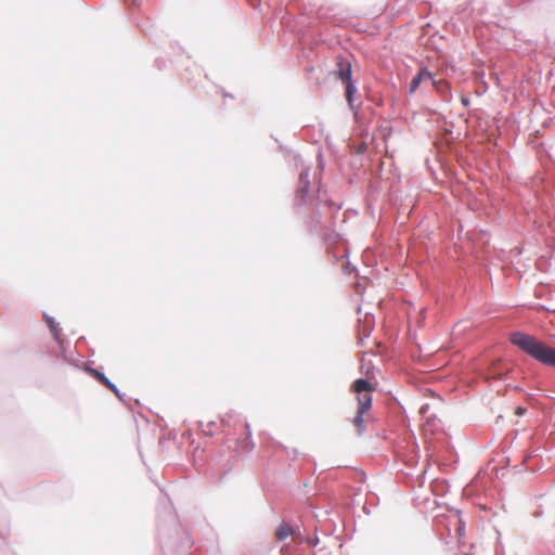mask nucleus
Instances as JSON below:
<instances>
[{"label": "nucleus", "instance_id": "9b49d317", "mask_svg": "<svg viewBox=\"0 0 555 555\" xmlns=\"http://www.w3.org/2000/svg\"><path fill=\"white\" fill-rule=\"evenodd\" d=\"M306 193H307V188H306V186H305V188H302V189L299 191V195H300L301 199H304V196H305V194H306Z\"/></svg>", "mask_w": 555, "mask_h": 555}, {"label": "nucleus", "instance_id": "7ed1b4c3", "mask_svg": "<svg viewBox=\"0 0 555 555\" xmlns=\"http://www.w3.org/2000/svg\"><path fill=\"white\" fill-rule=\"evenodd\" d=\"M338 77L346 82V99L348 101V104L352 105V96L354 92L357 91L356 86L353 85L351 80V66L350 64H347L346 66L340 67L338 70Z\"/></svg>", "mask_w": 555, "mask_h": 555}, {"label": "nucleus", "instance_id": "9d476101", "mask_svg": "<svg viewBox=\"0 0 555 555\" xmlns=\"http://www.w3.org/2000/svg\"><path fill=\"white\" fill-rule=\"evenodd\" d=\"M363 414L360 410L357 412V416L353 420V425L359 434H362L364 431V421H363Z\"/></svg>", "mask_w": 555, "mask_h": 555}, {"label": "nucleus", "instance_id": "ddd939ff", "mask_svg": "<svg viewBox=\"0 0 555 555\" xmlns=\"http://www.w3.org/2000/svg\"><path fill=\"white\" fill-rule=\"evenodd\" d=\"M524 413V410L521 408L517 409V414L521 415Z\"/></svg>", "mask_w": 555, "mask_h": 555}, {"label": "nucleus", "instance_id": "20e7f679", "mask_svg": "<svg viewBox=\"0 0 555 555\" xmlns=\"http://www.w3.org/2000/svg\"><path fill=\"white\" fill-rule=\"evenodd\" d=\"M254 442L251 441V436H250V433L247 431L244 437L242 438H238L236 441H235V453L236 454H240V453H249L253 451L254 449Z\"/></svg>", "mask_w": 555, "mask_h": 555}, {"label": "nucleus", "instance_id": "f03ea898", "mask_svg": "<svg viewBox=\"0 0 555 555\" xmlns=\"http://www.w3.org/2000/svg\"><path fill=\"white\" fill-rule=\"evenodd\" d=\"M352 389L357 392V399L359 403L358 410L361 413H365L371 409L373 386L366 379L359 378L352 384Z\"/></svg>", "mask_w": 555, "mask_h": 555}, {"label": "nucleus", "instance_id": "6e6552de", "mask_svg": "<svg viewBox=\"0 0 555 555\" xmlns=\"http://www.w3.org/2000/svg\"><path fill=\"white\" fill-rule=\"evenodd\" d=\"M44 319L51 333L53 334V337L55 338V340L60 341L61 333L56 322L48 315H44Z\"/></svg>", "mask_w": 555, "mask_h": 555}, {"label": "nucleus", "instance_id": "1a4fd4ad", "mask_svg": "<svg viewBox=\"0 0 555 555\" xmlns=\"http://www.w3.org/2000/svg\"><path fill=\"white\" fill-rule=\"evenodd\" d=\"M433 85H434L435 89L437 90V92H439L442 95L448 94L450 92V85L446 80H438V81L433 80Z\"/></svg>", "mask_w": 555, "mask_h": 555}, {"label": "nucleus", "instance_id": "423d86ee", "mask_svg": "<svg viewBox=\"0 0 555 555\" xmlns=\"http://www.w3.org/2000/svg\"><path fill=\"white\" fill-rule=\"evenodd\" d=\"M88 372L107 389H109L114 393H118L117 387L113 383H111L109 379L103 373L95 369H89Z\"/></svg>", "mask_w": 555, "mask_h": 555}, {"label": "nucleus", "instance_id": "39448f33", "mask_svg": "<svg viewBox=\"0 0 555 555\" xmlns=\"http://www.w3.org/2000/svg\"><path fill=\"white\" fill-rule=\"evenodd\" d=\"M425 80H433V76L429 72H427L426 69H422L418 72V74L412 79L411 83H410V88H409V92L410 93H414L418 86L421 85V82L425 81Z\"/></svg>", "mask_w": 555, "mask_h": 555}, {"label": "nucleus", "instance_id": "0eeeda50", "mask_svg": "<svg viewBox=\"0 0 555 555\" xmlns=\"http://www.w3.org/2000/svg\"><path fill=\"white\" fill-rule=\"evenodd\" d=\"M294 531L293 529L291 528L289 525L283 522L279 526V528L276 529V532H275V535H276V539L279 541H283L285 540L286 538L293 535Z\"/></svg>", "mask_w": 555, "mask_h": 555}, {"label": "nucleus", "instance_id": "f8f14e48", "mask_svg": "<svg viewBox=\"0 0 555 555\" xmlns=\"http://www.w3.org/2000/svg\"><path fill=\"white\" fill-rule=\"evenodd\" d=\"M281 553H282L283 555H288L285 546H282V548H281Z\"/></svg>", "mask_w": 555, "mask_h": 555}, {"label": "nucleus", "instance_id": "f257e3e1", "mask_svg": "<svg viewBox=\"0 0 555 555\" xmlns=\"http://www.w3.org/2000/svg\"><path fill=\"white\" fill-rule=\"evenodd\" d=\"M511 341L538 362L555 367V348L522 332L512 333Z\"/></svg>", "mask_w": 555, "mask_h": 555}]
</instances>
